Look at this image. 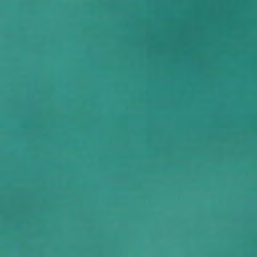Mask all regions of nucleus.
Segmentation results:
<instances>
[{
    "instance_id": "nucleus-2",
    "label": "nucleus",
    "mask_w": 257,
    "mask_h": 257,
    "mask_svg": "<svg viewBox=\"0 0 257 257\" xmlns=\"http://www.w3.org/2000/svg\"><path fill=\"white\" fill-rule=\"evenodd\" d=\"M209 42H211V40H209Z\"/></svg>"
},
{
    "instance_id": "nucleus-3",
    "label": "nucleus",
    "mask_w": 257,
    "mask_h": 257,
    "mask_svg": "<svg viewBox=\"0 0 257 257\" xmlns=\"http://www.w3.org/2000/svg\"><path fill=\"white\" fill-rule=\"evenodd\" d=\"M209 28H211V26H209Z\"/></svg>"
},
{
    "instance_id": "nucleus-1",
    "label": "nucleus",
    "mask_w": 257,
    "mask_h": 257,
    "mask_svg": "<svg viewBox=\"0 0 257 257\" xmlns=\"http://www.w3.org/2000/svg\"><path fill=\"white\" fill-rule=\"evenodd\" d=\"M209 6H211V4H209Z\"/></svg>"
}]
</instances>
